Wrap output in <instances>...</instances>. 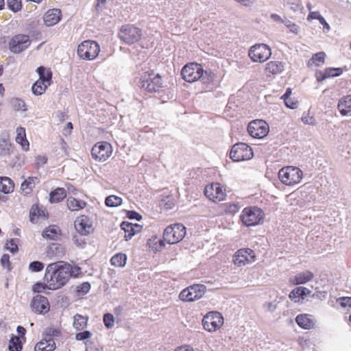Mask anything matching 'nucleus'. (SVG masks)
I'll return each mask as SVG.
<instances>
[{"instance_id":"f257e3e1","label":"nucleus","mask_w":351,"mask_h":351,"mask_svg":"<svg viewBox=\"0 0 351 351\" xmlns=\"http://www.w3.org/2000/svg\"><path fill=\"white\" fill-rule=\"evenodd\" d=\"M81 272L78 266H72L64 261H58L47 265L45 279L48 289L57 290L64 286L71 277H77Z\"/></svg>"},{"instance_id":"f03ea898","label":"nucleus","mask_w":351,"mask_h":351,"mask_svg":"<svg viewBox=\"0 0 351 351\" xmlns=\"http://www.w3.org/2000/svg\"><path fill=\"white\" fill-rule=\"evenodd\" d=\"M186 233V227L182 223H174L167 226L163 233L164 240H159V247L156 250H160L164 246V241L169 244H176L182 241Z\"/></svg>"},{"instance_id":"7ed1b4c3","label":"nucleus","mask_w":351,"mask_h":351,"mask_svg":"<svg viewBox=\"0 0 351 351\" xmlns=\"http://www.w3.org/2000/svg\"><path fill=\"white\" fill-rule=\"evenodd\" d=\"M303 176L302 171L296 167L287 166L282 167L278 172L280 180L286 185L291 186L298 184Z\"/></svg>"},{"instance_id":"20e7f679","label":"nucleus","mask_w":351,"mask_h":351,"mask_svg":"<svg viewBox=\"0 0 351 351\" xmlns=\"http://www.w3.org/2000/svg\"><path fill=\"white\" fill-rule=\"evenodd\" d=\"M99 51L100 47L97 42L87 40L78 45L77 53L84 60H92L98 56Z\"/></svg>"},{"instance_id":"39448f33","label":"nucleus","mask_w":351,"mask_h":351,"mask_svg":"<svg viewBox=\"0 0 351 351\" xmlns=\"http://www.w3.org/2000/svg\"><path fill=\"white\" fill-rule=\"evenodd\" d=\"M240 218L246 226H256L263 219V213L258 207H247L243 210Z\"/></svg>"},{"instance_id":"423d86ee","label":"nucleus","mask_w":351,"mask_h":351,"mask_svg":"<svg viewBox=\"0 0 351 351\" xmlns=\"http://www.w3.org/2000/svg\"><path fill=\"white\" fill-rule=\"evenodd\" d=\"M141 87L149 93L158 91L162 85V77L159 74L145 73L141 77Z\"/></svg>"},{"instance_id":"0eeeda50","label":"nucleus","mask_w":351,"mask_h":351,"mask_svg":"<svg viewBox=\"0 0 351 351\" xmlns=\"http://www.w3.org/2000/svg\"><path fill=\"white\" fill-rule=\"evenodd\" d=\"M206 286L200 284H195L183 289L179 298L183 302H193L200 299L206 293Z\"/></svg>"},{"instance_id":"6e6552de","label":"nucleus","mask_w":351,"mask_h":351,"mask_svg":"<svg viewBox=\"0 0 351 351\" xmlns=\"http://www.w3.org/2000/svg\"><path fill=\"white\" fill-rule=\"evenodd\" d=\"M254 156L252 148L244 143L234 145L230 152V158L237 162L251 159Z\"/></svg>"},{"instance_id":"1a4fd4ad","label":"nucleus","mask_w":351,"mask_h":351,"mask_svg":"<svg viewBox=\"0 0 351 351\" xmlns=\"http://www.w3.org/2000/svg\"><path fill=\"white\" fill-rule=\"evenodd\" d=\"M271 55L269 47L265 44H256L252 46L248 51V56L254 62H264Z\"/></svg>"},{"instance_id":"9d476101","label":"nucleus","mask_w":351,"mask_h":351,"mask_svg":"<svg viewBox=\"0 0 351 351\" xmlns=\"http://www.w3.org/2000/svg\"><path fill=\"white\" fill-rule=\"evenodd\" d=\"M141 36V30L131 25L122 26L119 33L120 39L128 45H132L139 41Z\"/></svg>"},{"instance_id":"9b49d317","label":"nucleus","mask_w":351,"mask_h":351,"mask_svg":"<svg viewBox=\"0 0 351 351\" xmlns=\"http://www.w3.org/2000/svg\"><path fill=\"white\" fill-rule=\"evenodd\" d=\"M204 69L200 64L191 62L182 69V78L188 82H193L203 77Z\"/></svg>"},{"instance_id":"f8f14e48","label":"nucleus","mask_w":351,"mask_h":351,"mask_svg":"<svg viewBox=\"0 0 351 351\" xmlns=\"http://www.w3.org/2000/svg\"><path fill=\"white\" fill-rule=\"evenodd\" d=\"M28 35L19 34L13 36L9 42V49L14 53H19L27 49L31 45Z\"/></svg>"},{"instance_id":"ddd939ff","label":"nucleus","mask_w":351,"mask_h":351,"mask_svg":"<svg viewBox=\"0 0 351 351\" xmlns=\"http://www.w3.org/2000/svg\"><path fill=\"white\" fill-rule=\"evenodd\" d=\"M247 131L252 137L262 138L268 134L269 126L263 120H254L248 124Z\"/></svg>"},{"instance_id":"4468645a","label":"nucleus","mask_w":351,"mask_h":351,"mask_svg":"<svg viewBox=\"0 0 351 351\" xmlns=\"http://www.w3.org/2000/svg\"><path fill=\"white\" fill-rule=\"evenodd\" d=\"M111 154V145L106 141L97 143L93 147L91 150L93 158L99 161L106 160Z\"/></svg>"},{"instance_id":"2eb2a0df","label":"nucleus","mask_w":351,"mask_h":351,"mask_svg":"<svg viewBox=\"0 0 351 351\" xmlns=\"http://www.w3.org/2000/svg\"><path fill=\"white\" fill-rule=\"evenodd\" d=\"M223 322V318L221 313L212 312L205 316L202 320L204 328L209 332L219 329Z\"/></svg>"},{"instance_id":"dca6fc26","label":"nucleus","mask_w":351,"mask_h":351,"mask_svg":"<svg viewBox=\"0 0 351 351\" xmlns=\"http://www.w3.org/2000/svg\"><path fill=\"white\" fill-rule=\"evenodd\" d=\"M255 257L254 250L250 248H243L236 252L233 257V262L238 267H242L254 262Z\"/></svg>"},{"instance_id":"f3484780","label":"nucleus","mask_w":351,"mask_h":351,"mask_svg":"<svg viewBox=\"0 0 351 351\" xmlns=\"http://www.w3.org/2000/svg\"><path fill=\"white\" fill-rule=\"evenodd\" d=\"M204 194L208 199L214 202L223 200L226 196L225 190L217 182L207 185L204 189Z\"/></svg>"},{"instance_id":"a211bd4d","label":"nucleus","mask_w":351,"mask_h":351,"mask_svg":"<svg viewBox=\"0 0 351 351\" xmlns=\"http://www.w3.org/2000/svg\"><path fill=\"white\" fill-rule=\"evenodd\" d=\"M30 306L32 311L39 314H45L49 311L48 299L41 295H36L33 298Z\"/></svg>"},{"instance_id":"6ab92c4d","label":"nucleus","mask_w":351,"mask_h":351,"mask_svg":"<svg viewBox=\"0 0 351 351\" xmlns=\"http://www.w3.org/2000/svg\"><path fill=\"white\" fill-rule=\"evenodd\" d=\"M61 19V11L59 9L49 10L44 15L45 24L48 26H53L57 24Z\"/></svg>"},{"instance_id":"aec40b11","label":"nucleus","mask_w":351,"mask_h":351,"mask_svg":"<svg viewBox=\"0 0 351 351\" xmlns=\"http://www.w3.org/2000/svg\"><path fill=\"white\" fill-rule=\"evenodd\" d=\"M75 228L80 235H87L92 230V226L88 223V219L84 216L75 221Z\"/></svg>"},{"instance_id":"412c9836","label":"nucleus","mask_w":351,"mask_h":351,"mask_svg":"<svg viewBox=\"0 0 351 351\" xmlns=\"http://www.w3.org/2000/svg\"><path fill=\"white\" fill-rule=\"evenodd\" d=\"M297 324L302 328H313L315 324V321L312 315L308 314L298 315L295 318Z\"/></svg>"},{"instance_id":"4be33fe9","label":"nucleus","mask_w":351,"mask_h":351,"mask_svg":"<svg viewBox=\"0 0 351 351\" xmlns=\"http://www.w3.org/2000/svg\"><path fill=\"white\" fill-rule=\"evenodd\" d=\"M47 212L40 208L38 205H33L29 211V220L32 223H37L39 219H45Z\"/></svg>"},{"instance_id":"5701e85b","label":"nucleus","mask_w":351,"mask_h":351,"mask_svg":"<svg viewBox=\"0 0 351 351\" xmlns=\"http://www.w3.org/2000/svg\"><path fill=\"white\" fill-rule=\"evenodd\" d=\"M56 349V343L53 339L43 338L35 346V351H53Z\"/></svg>"},{"instance_id":"b1692460","label":"nucleus","mask_w":351,"mask_h":351,"mask_svg":"<svg viewBox=\"0 0 351 351\" xmlns=\"http://www.w3.org/2000/svg\"><path fill=\"white\" fill-rule=\"evenodd\" d=\"M338 109L342 115L351 114V95L345 96L339 100Z\"/></svg>"},{"instance_id":"393cba45","label":"nucleus","mask_w":351,"mask_h":351,"mask_svg":"<svg viewBox=\"0 0 351 351\" xmlns=\"http://www.w3.org/2000/svg\"><path fill=\"white\" fill-rule=\"evenodd\" d=\"M266 72L276 75L284 71V64L280 61H270L266 64Z\"/></svg>"},{"instance_id":"a878e982","label":"nucleus","mask_w":351,"mask_h":351,"mask_svg":"<svg viewBox=\"0 0 351 351\" xmlns=\"http://www.w3.org/2000/svg\"><path fill=\"white\" fill-rule=\"evenodd\" d=\"M311 293V291L303 287H299L295 288L290 293L289 298L294 300L295 302H298L300 299H304L305 296Z\"/></svg>"},{"instance_id":"bb28decb","label":"nucleus","mask_w":351,"mask_h":351,"mask_svg":"<svg viewBox=\"0 0 351 351\" xmlns=\"http://www.w3.org/2000/svg\"><path fill=\"white\" fill-rule=\"evenodd\" d=\"M16 141L21 144L24 150L27 151L29 149V142L26 138L25 130L24 128L19 127L16 128Z\"/></svg>"},{"instance_id":"cd10ccee","label":"nucleus","mask_w":351,"mask_h":351,"mask_svg":"<svg viewBox=\"0 0 351 351\" xmlns=\"http://www.w3.org/2000/svg\"><path fill=\"white\" fill-rule=\"evenodd\" d=\"M66 196V193L63 188H57L49 194V202L51 203H58L62 201Z\"/></svg>"},{"instance_id":"c85d7f7f","label":"nucleus","mask_w":351,"mask_h":351,"mask_svg":"<svg viewBox=\"0 0 351 351\" xmlns=\"http://www.w3.org/2000/svg\"><path fill=\"white\" fill-rule=\"evenodd\" d=\"M313 276L314 275L311 271L306 270L304 272L299 273L296 276H295L293 282L295 285L304 284L307 282L311 281L313 279Z\"/></svg>"},{"instance_id":"c756f323","label":"nucleus","mask_w":351,"mask_h":351,"mask_svg":"<svg viewBox=\"0 0 351 351\" xmlns=\"http://www.w3.org/2000/svg\"><path fill=\"white\" fill-rule=\"evenodd\" d=\"M14 188V182L8 177H3L0 181V191L5 194L10 193L13 191Z\"/></svg>"},{"instance_id":"7c9ffc66","label":"nucleus","mask_w":351,"mask_h":351,"mask_svg":"<svg viewBox=\"0 0 351 351\" xmlns=\"http://www.w3.org/2000/svg\"><path fill=\"white\" fill-rule=\"evenodd\" d=\"M37 72L39 75L38 80H42L47 86H50L52 78V73L49 70H46L43 66H39L37 69Z\"/></svg>"},{"instance_id":"2f4dec72","label":"nucleus","mask_w":351,"mask_h":351,"mask_svg":"<svg viewBox=\"0 0 351 351\" xmlns=\"http://www.w3.org/2000/svg\"><path fill=\"white\" fill-rule=\"evenodd\" d=\"M36 181H38L37 177H29L21 184V190L25 194L30 193L35 186Z\"/></svg>"},{"instance_id":"473e14b6","label":"nucleus","mask_w":351,"mask_h":351,"mask_svg":"<svg viewBox=\"0 0 351 351\" xmlns=\"http://www.w3.org/2000/svg\"><path fill=\"white\" fill-rule=\"evenodd\" d=\"M88 317H84L80 314H76L73 317V326L77 330H81L87 326Z\"/></svg>"},{"instance_id":"72a5a7b5","label":"nucleus","mask_w":351,"mask_h":351,"mask_svg":"<svg viewBox=\"0 0 351 351\" xmlns=\"http://www.w3.org/2000/svg\"><path fill=\"white\" fill-rule=\"evenodd\" d=\"M86 205V203L85 202L77 200L74 197H70L67 199V207L69 210L72 211L79 210L84 208Z\"/></svg>"},{"instance_id":"f704fd0d","label":"nucleus","mask_w":351,"mask_h":351,"mask_svg":"<svg viewBox=\"0 0 351 351\" xmlns=\"http://www.w3.org/2000/svg\"><path fill=\"white\" fill-rule=\"evenodd\" d=\"M126 261L127 256L125 254L118 253L111 258L110 263L116 267H123L126 263Z\"/></svg>"},{"instance_id":"c9c22d12","label":"nucleus","mask_w":351,"mask_h":351,"mask_svg":"<svg viewBox=\"0 0 351 351\" xmlns=\"http://www.w3.org/2000/svg\"><path fill=\"white\" fill-rule=\"evenodd\" d=\"M11 144L9 138L6 136H0V154L5 156L10 154Z\"/></svg>"},{"instance_id":"e433bc0d","label":"nucleus","mask_w":351,"mask_h":351,"mask_svg":"<svg viewBox=\"0 0 351 351\" xmlns=\"http://www.w3.org/2000/svg\"><path fill=\"white\" fill-rule=\"evenodd\" d=\"M49 86L44 84L42 80H37L32 85V90L35 95H41L43 94Z\"/></svg>"},{"instance_id":"4c0bfd02","label":"nucleus","mask_w":351,"mask_h":351,"mask_svg":"<svg viewBox=\"0 0 351 351\" xmlns=\"http://www.w3.org/2000/svg\"><path fill=\"white\" fill-rule=\"evenodd\" d=\"M8 348L10 351H21L23 347L19 337L13 336L10 340Z\"/></svg>"},{"instance_id":"58836bf2","label":"nucleus","mask_w":351,"mask_h":351,"mask_svg":"<svg viewBox=\"0 0 351 351\" xmlns=\"http://www.w3.org/2000/svg\"><path fill=\"white\" fill-rule=\"evenodd\" d=\"M105 204L108 207H116L122 204V198L117 195H109L106 198Z\"/></svg>"},{"instance_id":"ea45409f","label":"nucleus","mask_w":351,"mask_h":351,"mask_svg":"<svg viewBox=\"0 0 351 351\" xmlns=\"http://www.w3.org/2000/svg\"><path fill=\"white\" fill-rule=\"evenodd\" d=\"M42 235L44 238L53 240L58 235V228L55 226H50L43 232Z\"/></svg>"},{"instance_id":"a19ab883","label":"nucleus","mask_w":351,"mask_h":351,"mask_svg":"<svg viewBox=\"0 0 351 351\" xmlns=\"http://www.w3.org/2000/svg\"><path fill=\"white\" fill-rule=\"evenodd\" d=\"M324 72L326 75L327 78L329 77H335L339 76L343 73V69L341 68H326L324 70Z\"/></svg>"},{"instance_id":"79ce46f5","label":"nucleus","mask_w":351,"mask_h":351,"mask_svg":"<svg viewBox=\"0 0 351 351\" xmlns=\"http://www.w3.org/2000/svg\"><path fill=\"white\" fill-rule=\"evenodd\" d=\"M326 54L324 52H319L315 53L311 58L313 63L317 66H320L324 62Z\"/></svg>"},{"instance_id":"37998d69","label":"nucleus","mask_w":351,"mask_h":351,"mask_svg":"<svg viewBox=\"0 0 351 351\" xmlns=\"http://www.w3.org/2000/svg\"><path fill=\"white\" fill-rule=\"evenodd\" d=\"M44 264L42 262L35 261L29 265V269L32 272H38L43 269Z\"/></svg>"},{"instance_id":"c03bdc74","label":"nucleus","mask_w":351,"mask_h":351,"mask_svg":"<svg viewBox=\"0 0 351 351\" xmlns=\"http://www.w3.org/2000/svg\"><path fill=\"white\" fill-rule=\"evenodd\" d=\"M90 289V285L86 282L80 284L76 287V291L81 295L86 294Z\"/></svg>"},{"instance_id":"a18cd8bd","label":"nucleus","mask_w":351,"mask_h":351,"mask_svg":"<svg viewBox=\"0 0 351 351\" xmlns=\"http://www.w3.org/2000/svg\"><path fill=\"white\" fill-rule=\"evenodd\" d=\"M12 105L14 108L17 110H23L25 111L27 110L25 103L23 100L15 98L12 100Z\"/></svg>"},{"instance_id":"49530a36","label":"nucleus","mask_w":351,"mask_h":351,"mask_svg":"<svg viewBox=\"0 0 351 351\" xmlns=\"http://www.w3.org/2000/svg\"><path fill=\"white\" fill-rule=\"evenodd\" d=\"M8 6L9 9L16 12L21 10L22 5L21 1L18 0H8Z\"/></svg>"},{"instance_id":"de8ad7c7","label":"nucleus","mask_w":351,"mask_h":351,"mask_svg":"<svg viewBox=\"0 0 351 351\" xmlns=\"http://www.w3.org/2000/svg\"><path fill=\"white\" fill-rule=\"evenodd\" d=\"M104 322L107 328H111L114 324V316L110 313H106L104 315Z\"/></svg>"},{"instance_id":"09e8293b","label":"nucleus","mask_w":351,"mask_h":351,"mask_svg":"<svg viewBox=\"0 0 351 351\" xmlns=\"http://www.w3.org/2000/svg\"><path fill=\"white\" fill-rule=\"evenodd\" d=\"M288 4L290 5V8L294 12L302 10L303 8L300 0H289Z\"/></svg>"},{"instance_id":"8fccbe9b","label":"nucleus","mask_w":351,"mask_h":351,"mask_svg":"<svg viewBox=\"0 0 351 351\" xmlns=\"http://www.w3.org/2000/svg\"><path fill=\"white\" fill-rule=\"evenodd\" d=\"M59 333H60V332L58 330L55 329V328H47L45 330V332L43 334V335H44L43 338H47V339H53V337L58 336Z\"/></svg>"},{"instance_id":"3c124183","label":"nucleus","mask_w":351,"mask_h":351,"mask_svg":"<svg viewBox=\"0 0 351 351\" xmlns=\"http://www.w3.org/2000/svg\"><path fill=\"white\" fill-rule=\"evenodd\" d=\"M5 247L6 250H9L12 254L16 253L19 250L17 244L14 242V240L12 239L8 241Z\"/></svg>"},{"instance_id":"603ef678","label":"nucleus","mask_w":351,"mask_h":351,"mask_svg":"<svg viewBox=\"0 0 351 351\" xmlns=\"http://www.w3.org/2000/svg\"><path fill=\"white\" fill-rule=\"evenodd\" d=\"M52 252H56V255L58 257H62L64 254V247L58 243H54L50 247Z\"/></svg>"},{"instance_id":"864d4df0","label":"nucleus","mask_w":351,"mask_h":351,"mask_svg":"<svg viewBox=\"0 0 351 351\" xmlns=\"http://www.w3.org/2000/svg\"><path fill=\"white\" fill-rule=\"evenodd\" d=\"M133 223L128 221H123L121 228L125 232V234H130L133 232Z\"/></svg>"},{"instance_id":"5fc2aeb1","label":"nucleus","mask_w":351,"mask_h":351,"mask_svg":"<svg viewBox=\"0 0 351 351\" xmlns=\"http://www.w3.org/2000/svg\"><path fill=\"white\" fill-rule=\"evenodd\" d=\"M337 302L343 308L348 306L351 308V297H341L337 300Z\"/></svg>"},{"instance_id":"6e6d98bb","label":"nucleus","mask_w":351,"mask_h":351,"mask_svg":"<svg viewBox=\"0 0 351 351\" xmlns=\"http://www.w3.org/2000/svg\"><path fill=\"white\" fill-rule=\"evenodd\" d=\"M239 210V206L237 203H229L226 204V212L228 213H235Z\"/></svg>"},{"instance_id":"4d7b16f0","label":"nucleus","mask_w":351,"mask_h":351,"mask_svg":"<svg viewBox=\"0 0 351 351\" xmlns=\"http://www.w3.org/2000/svg\"><path fill=\"white\" fill-rule=\"evenodd\" d=\"M92 333L88 330H84L75 335V339L78 341L85 340L90 338Z\"/></svg>"},{"instance_id":"13d9d810","label":"nucleus","mask_w":351,"mask_h":351,"mask_svg":"<svg viewBox=\"0 0 351 351\" xmlns=\"http://www.w3.org/2000/svg\"><path fill=\"white\" fill-rule=\"evenodd\" d=\"M133 232L130 234H125L124 238L126 241L132 239V237L136 233L140 232L142 230V226L138 223H133Z\"/></svg>"},{"instance_id":"bf43d9fd","label":"nucleus","mask_w":351,"mask_h":351,"mask_svg":"<svg viewBox=\"0 0 351 351\" xmlns=\"http://www.w3.org/2000/svg\"><path fill=\"white\" fill-rule=\"evenodd\" d=\"M1 265L8 269V270H10V266H11V263H10V256L7 254H3L1 258Z\"/></svg>"},{"instance_id":"052dcab7","label":"nucleus","mask_w":351,"mask_h":351,"mask_svg":"<svg viewBox=\"0 0 351 351\" xmlns=\"http://www.w3.org/2000/svg\"><path fill=\"white\" fill-rule=\"evenodd\" d=\"M46 289H48V285L42 282H36L32 287V291L35 293L43 292Z\"/></svg>"},{"instance_id":"680f3d73","label":"nucleus","mask_w":351,"mask_h":351,"mask_svg":"<svg viewBox=\"0 0 351 351\" xmlns=\"http://www.w3.org/2000/svg\"><path fill=\"white\" fill-rule=\"evenodd\" d=\"M283 100L287 107L291 109H295L298 108V102L296 100H294L291 97Z\"/></svg>"},{"instance_id":"e2e57ef3","label":"nucleus","mask_w":351,"mask_h":351,"mask_svg":"<svg viewBox=\"0 0 351 351\" xmlns=\"http://www.w3.org/2000/svg\"><path fill=\"white\" fill-rule=\"evenodd\" d=\"M277 308L276 303L275 302H265L263 304V308L267 312H274Z\"/></svg>"},{"instance_id":"0e129e2a","label":"nucleus","mask_w":351,"mask_h":351,"mask_svg":"<svg viewBox=\"0 0 351 351\" xmlns=\"http://www.w3.org/2000/svg\"><path fill=\"white\" fill-rule=\"evenodd\" d=\"M127 217L130 219L140 221L142 219L141 215L134 210H130L127 213Z\"/></svg>"},{"instance_id":"69168bd1","label":"nucleus","mask_w":351,"mask_h":351,"mask_svg":"<svg viewBox=\"0 0 351 351\" xmlns=\"http://www.w3.org/2000/svg\"><path fill=\"white\" fill-rule=\"evenodd\" d=\"M81 236L82 235H80V234L79 236L75 235L73 237V241L77 246H78L80 247H84L86 243L84 241V240L81 239Z\"/></svg>"},{"instance_id":"338daca9","label":"nucleus","mask_w":351,"mask_h":351,"mask_svg":"<svg viewBox=\"0 0 351 351\" xmlns=\"http://www.w3.org/2000/svg\"><path fill=\"white\" fill-rule=\"evenodd\" d=\"M302 121L305 124L312 125L315 124V119H314V117L308 116V115L302 116Z\"/></svg>"},{"instance_id":"774afa93","label":"nucleus","mask_w":351,"mask_h":351,"mask_svg":"<svg viewBox=\"0 0 351 351\" xmlns=\"http://www.w3.org/2000/svg\"><path fill=\"white\" fill-rule=\"evenodd\" d=\"M47 162V158L45 156H38L36 158V164L37 166H43Z\"/></svg>"}]
</instances>
